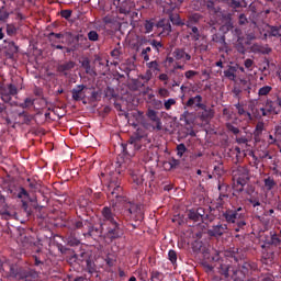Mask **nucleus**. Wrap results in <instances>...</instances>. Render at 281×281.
Returning a JSON list of instances; mask_svg holds the SVG:
<instances>
[{"label": "nucleus", "mask_w": 281, "mask_h": 281, "mask_svg": "<svg viewBox=\"0 0 281 281\" xmlns=\"http://www.w3.org/2000/svg\"><path fill=\"white\" fill-rule=\"evenodd\" d=\"M106 195L110 201L123 203L121 209V217L113 212V207L104 206L101 210V222L99 225L89 226L88 232L83 234L85 238H103L106 245H111L114 240H120L124 236L123 221H139L142 218V207L124 196V189L117 176H110L106 186Z\"/></svg>", "instance_id": "obj_1"}, {"label": "nucleus", "mask_w": 281, "mask_h": 281, "mask_svg": "<svg viewBox=\"0 0 281 281\" xmlns=\"http://www.w3.org/2000/svg\"><path fill=\"white\" fill-rule=\"evenodd\" d=\"M123 153L133 157L135 153H144L146 155L150 148H153V143L146 132L143 128L137 127L136 132L128 138L125 145H122Z\"/></svg>", "instance_id": "obj_2"}, {"label": "nucleus", "mask_w": 281, "mask_h": 281, "mask_svg": "<svg viewBox=\"0 0 281 281\" xmlns=\"http://www.w3.org/2000/svg\"><path fill=\"white\" fill-rule=\"evenodd\" d=\"M245 216L246 213L243 206L227 209L226 211L222 212V218H224L226 223H237V228H235V232H240L241 227L247 225V222H245Z\"/></svg>", "instance_id": "obj_3"}, {"label": "nucleus", "mask_w": 281, "mask_h": 281, "mask_svg": "<svg viewBox=\"0 0 281 281\" xmlns=\"http://www.w3.org/2000/svg\"><path fill=\"white\" fill-rule=\"evenodd\" d=\"M10 278H14L19 281H34L38 278V272L32 268H24L19 265L10 266Z\"/></svg>", "instance_id": "obj_4"}, {"label": "nucleus", "mask_w": 281, "mask_h": 281, "mask_svg": "<svg viewBox=\"0 0 281 281\" xmlns=\"http://www.w3.org/2000/svg\"><path fill=\"white\" fill-rule=\"evenodd\" d=\"M203 15L201 13H192L187 18L186 27H188V34L191 37V41L195 42L201 41V31H199V23H201Z\"/></svg>", "instance_id": "obj_5"}, {"label": "nucleus", "mask_w": 281, "mask_h": 281, "mask_svg": "<svg viewBox=\"0 0 281 281\" xmlns=\"http://www.w3.org/2000/svg\"><path fill=\"white\" fill-rule=\"evenodd\" d=\"M281 234L270 232L265 236L263 244L261 245L262 254H273V249L281 247Z\"/></svg>", "instance_id": "obj_6"}, {"label": "nucleus", "mask_w": 281, "mask_h": 281, "mask_svg": "<svg viewBox=\"0 0 281 281\" xmlns=\"http://www.w3.org/2000/svg\"><path fill=\"white\" fill-rule=\"evenodd\" d=\"M238 276L245 281V278H249L254 274V271H258V263L255 261H243L238 265Z\"/></svg>", "instance_id": "obj_7"}, {"label": "nucleus", "mask_w": 281, "mask_h": 281, "mask_svg": "<svg viewBox=\"0 0 281 281\" xmlns=\"http://www.w3.org/2000/svg\"><path fill=\"white\" fill-rule=\"evenodd\" d=\"M187 216L189 221H193V223H205L209 217V215L205 213V209L203 207H198L196 210H189Z\"/></svg>", "instance_id": "obj_8"}, {"label": "nucleus", "mask_w": 281, "mask_h": 281, "mask_svg": "<svg viewBox=\"0 0 281 281\" xmlns=\"http://www.w3.org/2000/svg\"><path fill=\"white\" fill-rule=\"evenodd\" d=\"M19 93V89L16 88V86L9 83L7 85V87H1L0 88V95H1V100L2 102H11L12 97L13 95H18Z\"/></svg>", "instance_id": "obj_9"}, {"label": "nucleus", "mask_w": 281, "mask_h": 281, "mask_svg": "<svg viewBox=\"0 0 281 281\" xmlns=\"http://www.w3.org/2000/svg\"><path fill=\"white\" fill-rule=\"evenodd\" d=\"M224 34H232V42L238 43L240 41V36H243V30L238 26H234V23L227 22L226 25L223 26Z\"/></svg>", "instance_id": "obj_10"}, {"label": "nucleus", "mask_w": 281, "mask_h": 281, "mask_svg": "<svg viewBox=\"0 0 281 281\" xmlns=\"http://www.w3.org/2000/svg\"><path fill=\"white\" fill-rule=\"evenodd\" d=\"M233 177L239 186H245L247 179H249V169H247V167L239 166L233 170Z\"/></svg>", "instance_id": "obj_11"}, {"label": "nucleus", "mask_w": 281, "mask_h": 281, "mask_svg": "<svg viewBox=\"0 0 281 281\" xmlns=\"http://www.w3.org/2000/svg\"><path fill=\"white\" fill-rule=\"evenodd\" d=\"M205 103H203V97L196 94L195 97H190L189 100L184 103V109H204Z\"/></svg>", "instance_id": "obj_12"}, {"label": "nucleus", "mask_w": 281, "mask_h": 281, "mask_svg": "<svg viewBox=\"0 0 281 281\" xmlns=\"http://www.w3.org/2000/svg\"><path fill=\"white\" fill-rule=\"evenodd\" d=\"M227 232V224H217L207 229V235L213 238H221Z\"/></svg>", "instance_id": "obj_13"}, {"label": "nucleus", "mask_w": 281, "mask_h": 281, "mask_svg": "<svg viewBox=\"0 0 281 281\" xmlns=\"http://www.w3.org/2000/svg\"><path fill=\"white\" fill-rule=\"evenodd\" d=\"M175 60H180L181 63H190L192 60V55L186 52V48H175L172 52Z\"/></svg>", "instance_id": "obj_14"}, {"label": "nucleus", "mask_w": 281, "mask_h": 281, "mask_svg": "<svg viewBox=\"0 0 281 281\" xmlns=\"http://www.w3.org/2000/svg\"><path fill=\"white\" fill-rule=\"evenodd\" d=\"M200 112H198V117L201 122H210L214 117V110L204 104V108H200Z\"/></svg>", "instance_id": "obj_15"}, {"label": "nucleus", "mask_w": 281, "mask_h": 281, "mask_svg": "<svg viewBox=\"0 0 281 281\" xmlns=\"http://www.w3.org/2000/svg\"><path fill=\"white\" fill-rule=\"evenodd\" d=\"M85 89H87V86L78 85L76 86V88L71 90L72 100H75V102H80V100H85L86 98Z\"/></svg>", "instance_id": "obj_16"}, {"label": "nucleus", "mask_w": 281, "mask_h": 281, "mask_svg": "<svg viewBox=\"0 0 281 281\" xmlns=\"http://www.w3.org/2000/svg\"><path fill=\"white\" fill-rule=\"evenodd\" d=\"M251 52H254V54H262L265 55H269L271 54V52H273V49L271 47H269V44H254L251 46Z\"/></svg>", "instance_id": "obj_17"}, {"label": "nucleus", "mask_w": 281, "mask_h": 281, "mask_svg": "<svg viewBox=\"0 0 281 281\" xmlns=\"http://www.w3.org/2000/svg\"><path fill=\"white\" fill-rule=\"evenodd\" d=\"M212 42L222 45V47H220V52H225L226 54L229 52V45H227V42L225 41V35L213 34Z\"/></svg>", "instance_id": "obj_18"}, {"label": "nucleus", "mask_w": 281, "mask_h": 281, "mask_svg": "<svg viewBox=\"0 0 281 281\" xmlns=\"http://www.w3.org/2000/svg\"><path fill=\"white\" fill-rule=\"evenodd\" d=\"M146 115H147L148 120H150L151 122H155L156 128L158 131H161V128H162L161 119H159V116L157 115V111H155L153 109H148L146 112Z\"/></svg>", "instance_id": "obj_19"}, {"label": "nucleus", "mask_w": 281, "mask_h": 281, "mask_svg": "<svg viewBox=\"0 0 281 281\" xmlns=\"http://www.w3.org/2000/svg\"><path fill=\"white\" fill-rule=\"evenodd\" d=\"M87 223H89V220H85L82 216H78V218L70 222V229H82Z\"/></svg>", "instance_id": "obj_20"}, {"label": "nucleus", "mask_w": 281, "mask_h": 281, "mask_svg": "<svg viewBox=\"0 0 281 281\" xmlns=\"http://www.w3.org/2000/svg\"><path fill=\"white\" fill-rule=\"evenodd\" d=\"M81 67L86 70V74H88V76H98V72H95V68L91 67V60H89V58H85L81 61Z\"/></svg>", "instance_id": "obj_21"}, {"label": "nucleus", "mask_w": 281, "mask_h": 281, "mask_svg": "<svg viewBox=\"0 0 281 281\" xmlns=\"http://www.w3.org/2000/svg\"><path fill=\"white\" fill-rule=\"evenodd\" d=\"M133 117H134L135 120L128 119V124H130L131 126H133L134 128H137V126H139V122H140L142 120H144V112H142V111L134 112V113H133Z\"/></svg>", "instance_id": "obj_22"}, {"label": "nucleus", "mask_w": 281, "mask_h": 281, "mask_svg": "<svg viewBox=\"0 0 281 281\" xmlns=\"http://www.w3.org/2000/svg\"><path fill=\"white\" fill-rule=\"evenodd\" d=\"M262 131H265V123L258 122L252 133L255 142L257 143L260 142V137L262 136Z\"/></svg>", "instance_id": "obj_23"}, {"label": "nucleus", "mask_w": 281, "mask_h": 281, "mask_svg": "<svg viewBox=\"0 0 281 281\" xmlns=\"http://www.w3.org/2000/svg\"><path fill=\"white\" fill-rule=\"evenodd\" d=\"M74 67H76V61H65L64 64L58 66V71H60L61 74H65V76H67V71H71V69H74Z\"/></svg>", "instance_id": "obj_24"}, {"label": "nucleus", "mask_w": 281, "mask_h": 281, "mask_svg": "<svg viewBox=\"0 0 281 281\" xmlns=\"http://www.w3.org/2000/svg\"><path fill=\"white\" fill-rule=\"evenodd\" d=\"M268 35L269 38H280L281 36V26H273V25H268Z\"/></svg>", "instance_id": "obj_25"}, {"label": "nucleus", "mask_w": 281, "mask_h": 281, "mask_svg": "<svg viewBox=\"0 0 281 281\" xmlns=\"http://www.w3.org/2000/svg\"><path fill=\"white\" fill-rule=\"evenodd\" d=\"M248 202V205H251V207H260L262 205V202H260V196L258 194L250 195L246 199Z\"/></svg>", "instance_id": "obj_26"}, {"label": "nucleus", "mask_w": 281, "mask_h": 281, "mask_svg": "<svg viewBox=\"0 0 281 281\" xmlns=\"http://www.w3.org/2000/svg\"><path fill=\"white\" fill-rule=\"evenodd\" d=\"M263 106L266 108L267 112L271 115V113L278 114V110L276 108V101L271 99H267Z\"/></svg>", "instance_id": "obj_27"}, {"label": "nucleus", "mask_w": 281, "mask_h": 281, "mask_svg": "<svg viewBox=\"0 0 281 281\" xmlns=\"http://www.w3.org/2000/svg\"><path fill=\"white\" fill-rule=\"evenodd\" d=\"M236 71H238L236 66H228V68L224 70V76L228 78V80H236Z\"/></svg>", "instance_id": "obj_28"}, {"label": "nucleus", "mask_w": 281, "mask_h": 281, "mask_svg": "<svg viewBox=\"0 0 281 281\" xmlns=\"http://www.w3.org/2000/svg\"><path fill=\"white\" fill-rule=\"evenodd\" d=\"M60 38H65V34L63 33H54V32H50L48 34V40L50 43H63L60 41Z\"/></svg>", "instance_id": "obj_29"}, {"label": "nucleus", "mask_w": 281, "mask_h": 281, "mask_svg": "<svg viewBox=\"0 0 281 281\" xmlns=\"http://www.w3.org/2000/svg\"><path fill=\"white\" fill-rule=\"evenodd\" d=\"M263 186L266 188V190L268 192H270V190H272L276 186H278V183L276 182V180L271 177H268L266 179H263Z\"/></svg>", "instance_id": "obj_30"}, {"label": "nucleus", "mask_w": 281, "mask_h": 281, "mask_svg": "<svg viewBox=\"0 0 281 281\" xmlns=\"http://www.w3.org/2000/svg\"><path fill=\"white\" fill-rule=\"evenodd\" d=\"M148 45L153 47L159 54L164 49V44L157 40H148Z\"/></svg>", "instance_id": "obj_31"}, {"label": "nucleus", "mask_w": 281, "mask_h": 281, "mask_svg": "<svg viewBox=\"0 0 281 281\" xmlns=\"http://www.w3.org/2000/svg\"><path fill=\"white\" fill-rule=\"evenodd\" d=\"M273 91V87L271 86H263L258 90L259 98H267Z\"/></svg>", "instance_id": "obj_32"}, {"label": "nucleus", "mask_w": 281, "mask_h": 281, "mask_svg": "<svg viewBox=\"0 0 281 281\" xmlns=\"http://www.w3.org/2000/svg\"><path fill=\"white\" fill-rule=\"evenodd\" d=\"M235 109L237 110L238 115H243L247 120H252L251 113L245 111V108H243V105H240V103L235 104Z\"/></svg>", "instance_id": "obj_33"}, {"label": "nucleus", "mask_w": 281, "mask_h": 281, "mask_svg": "<svg viewBox=\"0 0 281 281\" xmlns=\"http://www.w3.org/2000/svg\"><path fill=\"white\" fill-rule=\"evenodd\" d=\"M158 25L162 27L160 36H169V34L172 32V25L170 23L161 24L160 22Z\"/></svg>", "instance_id": "obj_34"}, {"label": "nucleus", "mask_w": 281, "mask_h": 281, "mask_svg": "<svg viewBox=\"0 0 281 281\" xmlns=\"http://www.w3.org/2000/svg\"><path fill=\"white\" fill-rule=\"evenodd\" d=\"M9 50L10 52H7L5 56L7 58H14V54H16V52H19V46H16V44H14V42L10 43L9 44Z\"/></svg>", "instance_id": "obj_35"}, {"label": "nucleus", "mask_w": 281, "mask_h": 281, "mask_svg": "<svg viewBox=\"0 0 281 281\" xmlns=\"http://www.w3.org/2000/svg\"><path fill=\"white\" fill-rule=\"evenodd\" d=\"M146 67L149 69V71H161V68L159 66V61L153 60L146 64Z\"/></svg>", "instance_id": "obj_36"}, {"label": "nucleus", "mask_w": 281, "mask_h": 281, "mask_svg": "<svg viewBox=\"0 0 281 281\" xmlns=\"http://www.w3.org/2000/svg\"><path fill=\"white\" fill-rule=\"evenodd\" d=\"M132 181L133 183H135L136 186H142V183H144V176H142V173H132Z\"/></svg>", "instance_id": "obj_37"}, {"label": "nucleus", "mask_w": 281, "mask_h": 281, "mask_svg": "<svg viewBox=\"0 0 281 281\" xmlns=\"http://www.w3.org/2000/svg\"><path fill=\"white\" fill-rule=\"evenodd\" d=\"M170 21L173 25H177L178 27H183V25H186V21L181 20V16L179 15L171 16Z\"/></svg>", "instance_id": "obj_38"}, {"label": "nucleus", "mask_w": 281, "mask_h": 281, "mask_svg": "<svg viewBox=\"0 0 281 281\" xmlns=\"http://www.w3.org/2000/svg\"><path fill=\"white\" fill-rule=\"evenodd\" d=\"M144 27H145V34H150V32H153L154 27H155V22H153V20H146L144 23Z\"/></svg>", "instance_id": "obj_39"}, {"label": "nucleus", "mask_w": 281, "mask_h": 281, "mask_svg": "<svg viewBox=\"0 0 281 281\" xmlns=\"http://www.w3.org/2000/svg\"><path fill=\"white\" fill-rule=\"evenodd\" d=\"M176 150L177 155L181 158L183 155H186V153H188V147H186V144L181 143L177 145Z\"/></svg>", "instance_id": "obj_40"}, {"label": "nucleus", "mask_w": 281, "mask_h": 281, "mask_svg": "<svg viewBox=\"0 0 281 281\" xmlns=\"http://www.w3.org/2000/svg\"><path fill=\"white\" fill-rule=\"evenodd\" d=\"M150 52H153V48L150 46L142 49L140 56H143V60H145V63H148V60H150V56L148 55L150 54Z\"/></svg>", "instance_id": "obj_41"}, {"label": "nucleus", "mask_w": 281, "mask_h": 281, "mask_svg": "<svg viewBox=\"0 0 281 281\" xmlns=\"http://www.w3.org/2000/svg\"><path fill=\"white\" fill-rule=\"evenodd\" d=\"M18 199H22V201H25V199H30V193L25 188L20 187L19 192H18Z\"/></svg>", "instance_id": "obj_42"}, {"label": "nucleus", "mask_w": 281, "mask_h": 281, "mask_svg": "<svg viewBox=\"0 0 281 281\" xmlns=\"http://www.w3.org/2000/svg\"><path fill=\"white\" fill-rule=\"evenodd\" d=\"M150 280L151 281H164V273H161L159 271H151Z\"/></svg>", "instance_id": "obj_43"}, {"label": "nucleus", "mask_w": 281, "mask_h": 281, "mask_svg": "<svg viewBox=\"0 0 281 281\" xmlns=\"http://www.w3.org/2000/svg\"><path fill=\"white\" fill-rule=\"evenodd\" d=\"M20 109H30L34 106V100L32 98H26L23 103L19 104Z\"/></svg>", "instance_id": "obj_44"}, {"label": "nucleus", "mask_w": 281, "mask_h": 281, "mask_svg": "<svg viewBox=\"0 0 281 281\" xmlns=\"http://www.w3.org/2000/svg\"><path fill=\"white\" fill-rule=\"evenodd\" d=\"M104 95H105V98H108L109 100H113V98L116 97V94H115V89H113V88H111V87L105 88V90H104Z\"/></svg>", "instance_id": "obj_45"}, {"label": "nucleus", "mask_w": 281, "mask_h": 281, "mask_svg": "<svg viewBox=\"0 0 281 281\" xmlns=\"http://www.w3.org/2000/svg\"><path fill=\"white\" fill-rule=\"evenodd\" d=\"M7 19H10V12H8V10H5V7H1L0 8V21L5 23Z\"/></svg>", "instance_id": "obj_46"}, {"label": "nucleus", "mask_w": 281, "mask_h": 281, "mask_svg": "<svg viewBox=\"0 0 281 281\" xmlns=\"http://www.w3.org/2000/svg\"><path fill=\"white\" fill-rule=\"evenodd\" d=\"M27 183H29V188H31V190H34V192H37V190H41V184H38V182L36 181H32V179H26Z\"/></svg>", "instance_id": "obj_47"}, {"label": "nucleus", "mask_w": 281, "mask_h": 281, "mask_svg": "<svg viewBox=\"0 0 281 281\" xmlns=\"http://www.w3.org/2000/svg\"><path fill=\"white\" fill-rule=\"evenodd\" d=\"M95 60H98V63H99V67H101L102 69L101 70H99L100 71V74H106V71H109V64H104V61H102V58H97Z\"/></svg>", "instance_id": "obj_48"}, {"label": "nucleus", "mask_w": 281, "mask_h": 281, "mask_svg": "<svg viewBox=\"0 0 281 281\" xmlns=\"http://www.w3.org/2000/svg\"><path fill=\"white\" fill-rule=\"evenodd\" d=\"M88 40H89V41H92V43H95L97 41L100 40V35L98 34L97 31H90V32L88 33Z\"/></svg>", "instance_id": "obj_49"}, {"label": "nucleus", "mask_w": 281, "mask_h": 281, "mask_svg": "<svg viewBox=\"0 0 281 281\" xmlns=\"http://www.w3.org/2000/svg\"><path fill=\"white\" fill-rule=\"evenodd\" d=\"M175 104H177V100L168 99L165 101L164 106H165L166 111H170V109H172V106H175Z\"/></svg>", "instance_id": "obj_50"}, {"label": "nucleus", "mask_w": 281, "mask_h": 281, "mask_svg": "<svg viewBox=\"0 0 281 281\" xmlns=\"http://www.w3.org/2000/svg\"><path fill=\"white\" fill-rule=\"evenodd\" d=\"M87 270L88 273H95V262L91 261L90 259H87Z\"/></svg>", "instance_id": "obj_51"}, {"label": "nucleus", "mask_w": 281, "mask_h": 281, "mask_svg": "<svg viewBox=\"0 0 281 281\" xmlns=\"http://www.w3.org/2000/svg\"><path fill=\"white\" fill-rule=\"evenodd\" d=\"M8 36H14L16 34V26L14 24H7Z\"/></svg>", "instance_id": "obj_52"}, {"label": "nucleus", "mask_w": 281, "mask_h": 281, "mask_svg": "<svg viewBox=\"0 0 281 281\" xmlns=\"http://www.w3.org/2000/svg\"><path fill=\"white\" fill-rule=\"evenodd\" d=\"M226 128L229 131V133H233V135H238V133H240V130H238V127L234 126L232 123H227Z\"/></svg>", "instance_id": "obj_53"}, {"label": "nucleus", "mask_w": 281, "mask_h": 281, "mask_svg": "<svg viewBox=\"0 0 281 281\" xmlns=\"http://www.w3.org/2000/svg\"><path fill=\"white\" fill-rule=\"evenodd\" d=\"M168 258H169L171 265H176L177 263V251H175L173 249L169 250Z\"/></svg>", "instance_id": "obj_54"}, {"label": "nucleus", "mask_w": 281, "mask_h": 281, "mask_svg": "<svg viewBox=\"0 0 281 281\" xmlns=\"http://www.w3.org/2000/svg\"><path fill=\"white\" fill-rule=\"evenodd\" d=\"M194 76H199V72L195 70H188L184 72V77L187 78V80H192Z\"/></svg>", "instance_id": "obj_55"}, {"label": "nucleus", "mask_w": 281, "mask_h": 281, "mask_svg": "<svg viewBox=\"0 0 281 281\" xmlns=\"http://www.w3.org/2000/svg\"><path fill=\"white\" fill-rule=\"evenodd\" d=\"M32 258L34 260V267H43V265H45L43 260H41V257L33 255Z\"/></svg>", "instance_id": "obj_56"}, {"label": "nucleus", "mask_w": 281, "mask_h": 281, "mask_svg": "<svg viewBox=\"0 0 281 281\" xmlns=\"http://www.w3.org/2000/svg\"><path fill=\"white\" fill-rule=\"evenodd\" d=\"M71 13H72L71 10H61L60 11V16L63 19H66L67 21H69V19H71Z\"/></svg>", "instance_id": "obj_57"}, {"label": "nucleus", "mask_w": 281, "mask_h": 281, "mask_svg": "<svg viewBox=\"0 0 281 281\" xmlns=\"http://www.w3.org/2000/svg\"><path fill=\"white\" fill-rule=\"evenodd\" d=\"M158 93H159L160 98H169L170 97V91L166 88H160L158 90Z\"/></svg>", "instance_id": "obj_58"}, {"label": "nucleus", "mask_w": 281, "mask_h": 281, "mask_svg": "<svg viewBox=\"0 0 281 281\" xmlns=\"http://www.w3.org/2000/svg\"><path fill=\"white\" fill-rule=\"evenodd\" d=\"M238 23L239 25H247V23H249V21L247 20V15H245L244 13L239 14Z\"/></svg>", "instance_id": "obj_59"}, {"label": "nucleus", "mask_w": 281, "mask_h": 281, "mask_svg": "<svg viewBox=\"0 0 281 281\" xmlns=\"http://www.w3.org/2000/svg\"><path fill=\"white\" fill-rule=\"evenodd\" d=\"M244 91H246L248 95L251 93V81H244Z\"/></svg>", "instance_id": "obj_60"}, {"label": "nucleus", "mask_w": 281, "mask_h": 281, "mask_svg": "<svg viewBox=\"0 0 281 281\" xmlns=\"http://www.w3.org/2000/svg\"><path fill=\"white\" fill-rule=\"evenodd\" d=\"M223 188H225V184H218V190H220V196L218 200L223 201V199H227V194L223 193Z\"/></svg>", "instance_id": "obj_61"}, {"label": "nucleus", "mask_w": 281, "mask_h": 281, "mask_svg": "<svg viewBox=\"0 0 281 281\" xmlns=\"http://www.w3.org/2000/svg\"><path fill=\"white\" fill-rule=\"evenodd\" d=\"M236 143L237 144H245L247 146L249 144V139H247V137H245V136H241V137L236 138Z\"/></svg>", "instance_id": "obj_62"}, {"label": "nucleus", "mask_w": 281, "mask_h": 281, "mask_svg": "<svg viewBox=\"0 0 281 281\" xmlns=\"http://www.w3.org/2000/svg\"><path fill=\"white\" fill-rule=\"evenodd\" d=\"M22 210L30 216V205L25 200H22Z\"/></svg>", "instance_id": "obj_63"}, {"label": "nucleus", "mask_w": 281, "mask_h": 281, "mask_svg": "<svg viewBox=\"0 0 281 281\" xmlns=\"http://www.w3.org/2000/svg\"><path fill=\"white\" fill-rule=\"evenodd\" d=\"M119 12L120 14H128L131 12V9L124 7V4H122L120 8H119Z\"/></svg>", "instance_id": "obj_64"}]
</instances>
